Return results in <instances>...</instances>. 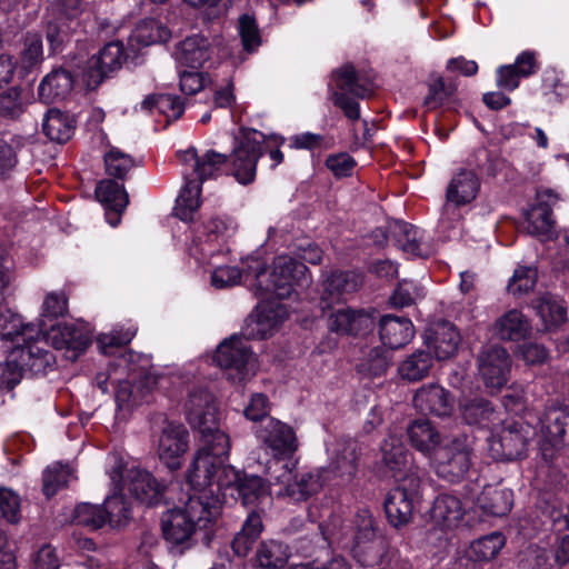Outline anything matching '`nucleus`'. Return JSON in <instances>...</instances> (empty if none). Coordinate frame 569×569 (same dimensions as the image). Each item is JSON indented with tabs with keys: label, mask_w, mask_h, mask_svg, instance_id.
<instances>
[{
	"label": "nucleus",
	"mask_w": 569,
	"mask_h": 569,
	"mask_svg": "<svg viewBox=\"0 0 569 569\" xmlns=\"http://www.w3.org/2000/svg\"><path fill=\"white\" fill-rule=\"evenodd\" d=\"M221 511L220 499L203 491L190 495L182 507H176L161 518L162 536L170 549L179 555L193 545V535L198 528L206 527Z\"/></svg>",
	"instance_id": "f257e3e1"
},
{
	"label": "nucleus",
	"mask_w": 569,
	"mask_h": 569,
	"mask_svg": "<svg viewBox=\"0 0 569 569\" xmlns=\"http://www.w3.org/2000/svg\"><path fill=\"white\" fill-rule=\"evenodd\" d=\"M246 273L254 276L256 292L263 298L270 295L286 299L297 287H307L311 282L306 264L288 256L276 258L270 272L261 260L251 259Z\"/></svg>",
	"instance_id": "f03ea898"
},
{
	"label": "nucleus",
	"mask_w": 569,
	"mask_h": 569,
	"mask_svg": "<svg viewBox=\"0 0 569 569\" xmlns=\"http://www.w3.org/2000/svg\"><path fill=\"white\" fill-rule=\"evenodd\" d=\"M472 445V439L460 435L439 447L432 457L438 477L452 483L462 481L473 463Z\"/></svg>",
	"instance_id": "7ed1b4c3"
},
{
	"label": "nucleus",
	"mask_w": 569,
	"mask_h": 569,
	"mask_svg": "<svg viewBox=\"0 0 569 569\" xmlns=\"http://www.w3.org/2000/svg\"><path fill=\"white\" fill-rule=\"evenodd\" d=\"M46 330L44 323L37 326L34 332H29L12 349V362L18 366L22 375H44L56 365V357L43 336Z\"/></svg>",
	"instance_id": "20e7f679"
},
{
	"label": "nucleus",
	"mask_w": 569,
	"mask_h": 569,
	"mask_svg": "<svg viewBox=\"0 0 569 569\" xmlns=\"http://www.w3.org/2000/svg\"><path fill=\"white\" fill-rule=\"evenodd\" d=\"M535 431L522 420H505L489 439L491 457L510 461L523 457Z\"/></svg>",
	"instance_id": "39448f33"
},
{
	"label": "nucleus",
	"mask_w": 569,
	"mask_h": 569,
	"mask_svg": "<svg viewBox=\"0 0 569 569\" xmlns=\"http://www.w3.org/2000/svg\"><path fill=\"white\" fill-rule=\"evenodd\" d=\"M333 80L338 89L331 96L335 106L339 107L348 119L358 120L360 117L359 103L348 94L360 99L370 97L372 94L371 82L363 79L350 63L337 69L333 72Z\"/></svg>",
	"instance_id": "423d86ee"
},
{
	"label": "nucleus",
	"mask_w": 569,
	"mask_h": 569,
	"mask_svg": "<svg viewBox=\"0 0 569 569\" xmlns=\"http://www.w3.org/2000/svg\"><path fill=\"white\" fill-rule=\"evenodd\" d=\"M539 450L549 462L565 446H569V411L563 408H549L540 419Z\"/></svg>",
	"instance_id": "0eeeda50"
},
{
	"label": "nucleus",
	"mask_w": 569,
	"mask_h": 569,
	"mask_svg": "<svg viewBox=\"0 0 569 569\" xmlns=\"http://www.w3.org/2000/svg\"><path fill=\"white\" fill-rule=\"evenodd\" d=\"M419 483L418 477L407 476L400 485L389 491L383 506L392 527L399 529L412 520Z\"/></svg>",
	"instance_id": "6e6552de"
},
{
	"label": "nucleus",
	"mask_w": 569,
	"mask_h": 569,
	"mask_svg": "<svg viewBox=\"0 0 569 569\" xmlns=\"http://www.w3.org/2000/svg\"><path fill=\"white\" fill-rule=\"evenodd\" d=\"M257 131H243L232 151V170L234 178L248 184L256 177L258 159L264 154V148Z\"/></svg>",
	"instance_id": "1a4fd4ad"
},
{
	"label": "nucleus",
	"mask_w": 569,
	"mask_h": 569,
	"mask_svg": "<svg viewBox=\"0 0 569 569\" xmlns=\"http://www.w3.org/2000/svg\"><path fill=\"white\" fill-rule=\"evenodd\" d=\"M214 361L220 368L234 371L229 379L240 382L244 380L248 367L253 366V356L248 341L233 336L218 346Z\"/></svg>",
	"instance_id": "9d476101"
},
{
	"label": "nucleus",
	"mask_w": 569,
	"mask_h": 569,
	"mask_svg": "<svg viewBox=\"0 0 569 569\" xmlns=\"http://www.w3.org/2000/svg\"><path fill=\"white\" fill-rule=\"evenodd\" d=\"M361 447L355 439H339L330 449V461L322 473L342 483L350 482L358 471Z\"/></svg>",
	"instance_id": "9b49d317"
},
{
	"label": "nucleus",
	"mask_w": 569,
	"mask_h": 569,
	"mask_svg": "<svg viewBox=\"0 0 569 569\" xmlns=\"http://www.w3.org/2000/svg\"><path fill=\"white\" fill-rule=\"evenodd\" d=\"M478 372L488 388L499 389L508 381L511 358L508 351L498 346L483 347L478 356Z\"/></svg>",
	"instance_id": "f8f14e48"
},
{
	"label": "nucleus",
	"mask_w": 569,
	"mask_h": 569,
	"mask_svg": "<svg viewBox=\"0 0 569 569\" xmlns=\"http://www.w3.org/2000/svg\"><path fill=\"white\" fill-rule=\"evenodd\" d=\"M126 59L127 54L120 41L107 43L87 61L84 72L87 86L91 89L97 88L106 78L118 71Z\"/></svg>",
	"instance_id": "ddd939ff"
},
{
	"label": "nucleus",
	"mask_w": 569,
	"mask_h": 569,
	"mask_svg": "<svg viewBox=\"0 0 569 569\" xmlns=\"http://www.w3.org/2000/svg\"><path fill=\"white\" fill-rule=\"evenodd\" d=\"M362 284L360 274L352 271H330L321 282L319 306L325 311L341 302L347 295L357 291Z\"/></svg>",
	"instance_id": "4468645a"
},
{
	"label": "nucleus",
	"mask_w": 569,
	"mask_h": 569,
	"mask_svg": "<svg viewBox=\"0 0 569 569\" xmlns=\"http://www.w3.org/2000/svg\"><path fill=\"white\" fill-rule=\"evenodd\" d=\"M189 447V432L181 423L169 422L162 429L158 443L160 460L171 470L181 467V457Z\"/></svg>",
	"instance_id": "2eb2a0df"
},
{
	"label": "nucleus",
	"mask_w": 569,
	"mask_h": 569,
	"mask_svg": "<svg viewBox=\"0 0 569 569\" xmlns=\"http://www.w3.org/2000/svg\"><path fill=\"white\" fill-rule=\"evenodd\" d=\"M258 437L274 456L291 457L298 449L293 428L274 418L268 419L261 426Z\"/></svg>",
	"instance_id": "dca6fc26"
},
{
	"label": "nucleus",
	"mask_w": 569,
	"mask_h": 569,
	"mask_svg": "<svg viewBox=\"0 0 569 569\" xmlns=\"http://www.w3.org/2000/svg\"><path fill=\"white\" fill-rule=\"evenodd\" d=\"M413 407L422 415L447 417L453 410L451 393L438 383L420 387L412 399Z\"/></svg>",
	"instance_id": "f3484780"
},
{
	"label": "nucleus",
	"mask_w": 569,
	"mask_h": 569,
	"mask_svg": "<svg viewBox=\"0 0 569 569\" xmlns=\"http://www.w3.org/2000/svg\"><path fill=\"white\" fill-rule=\"evenodd\" d=\"M129 492L141 503L158 505L164 495L166 486L159 482L152 473L140 468H131L126 476Z\"/></svg>",
	"instance_id": "a211bd4d"
},
{
	"label": "nucleus",
	"mask_w": 569,
	"mask_h": 569,
	"mask_svg": "<svg viewBox=\"0 0 569 569\" xmlns=\"http://www.w3.org/2000/svg\"><path fill=\"white\" fill-rule=\"evenodd\" d=\"M213 396L203 387H193L186 401V416L194 429L218 422Z\"/></svg>",
	"instance_id": "6ab92c4d"
},
{
	"label": "nucleus",
	"mask_w": 569,
	"mask_h": 569,
	"mask_svg": "<svg viewBox=\"0 0 569 569\" xmlns=\"http://www.w3.org/2000/svg\"><path fill=\"white\" fill-rule=\"evenodd\" d=\"M49 338L56 349L66 350V357L71 361L77 360L91 342L88 333L72 323L52 326Z\"/></svg>",
	"instance_id": "aec40b11"
},
{
	"label": "nucleus",
	"mask_w": 569,
	"mask_h": 569,
	"mask_svg": "<svg viewBox=\"0 0 569 569\" xmlns=\"http://www.w3.org/2000/svg\"><path fill=\"white\" fill-rule=\"evenodd\" d=\"M288 317L283 305L263 303L257 313L247 320V335L253 339H264L272 333Z\"/></svg>",
	"instance_id": "412c9836"
},
{
	"label": "nucleus",
	"mask_w": 569,
	"mask_h": 569,
	"mask_svg": "<svg viewBox=\"0 0 569 569\" xmlns=\"http://www.w3.org/2000/svg\"><path fill=\"white\" fill-rule=\"evenodd\" d=\"M375 319L372 313L350 308L339 309L329 317L328 328L341 335L359 336L372 330Z\"/></svg>",
	"instance_id": "4be33fe9"
},
{
	"label": "nucleus",
	"mask_w": 569,
	"mask_h": 569,
	"mask_svg": "<svg viewBox=\"0 0 569 569\" xmlns=\"http://www.w3.org/2000/svg\"><path fill=\"white\" fill-rule=\"evenodd\" d=\"M558 196L552 190L546 189L537 194V203L527 213V230L535 236L548 237L555 221L551 218L552 207L557 203Z\"/></svg>",
	"instance_id": "5701e85b"
},
{
	"label": "nucleus",
	"mask_w": 569,
	"mask_h": 569,
	"mask_svg": "<svg viewBox=\"0 0 569 569\" xmlns=\"http://www.w3.org/2000/svg\"><path fill=\"white\" fill-rule=\"evenodd\" d=\"M219 467L220 460H216L214 457L199 452L196 453L187 473L188 482L196 490L193 495H201L203 491H207L219 499L212 488L214 486V475Z\"/></svg>",
	"instance_id": "b1692460"
},
{
	"label": "nucleus",
	"mask_w": 569,
	"mask_h": 569,
	"mask_svg": "<svg viewBox=\"0 0 569 569\" xmlns=\"http://www.w3.org/2000/svg\"><path fill=\"white\" fill-rule=\"evenodd\" d=\"M179 157L184 166H189L193 173L197 176V182L202 183L209 178L214 177L223 164L228 161L227 154L208 150L201 157L198 156L194 148H189L181 153Z\"/></svg>",
	"instance_id": "393cba45"
},
{
	"label": "nucleus",
	"mask_w": 569,
	"mask_h": 569,
	"mask_svg": "<svg viewBox=\"0 0 569 569\" xmlns=\"http://www.w3.org/2000/svg\"><path fill=\"white\" fill-rule=\"evenodd\" d=\"M379 336L383 346L399 349L413 337V326L408 318L385 315L379 320Z\"/></svg>",
	"instance_id": "a878e982"
},
{
	"label": "nucleus",
	"mask_w": 569,
	"mask_h": 569,
	"mask_svg": "<svg viewBox=\"0 0 569 569\" xmlns=\"http://www.w3.org/2000/svg\"><path fill=\"white\" fill-rule=\"evenodd\" d=\"M74 78L71 71L58 68L48 73L39 84L38 94L44 103L64 99L72 90Z\"/></svg>",
	"instance_id": "bb28decb"
},
{
	"label": "nucleus",
	"mask_w": 569,
	"mask_h": 569,
	"mask_svg": "<svg viewBox=\"0 0 569 569\" xmlns=\"http://www.w3.org/2000/svg\"><path fill=\"white\" fill-rule=\"evenodd\" d=\"M388 234L403 252L426 258L429 249L421 242L418 228L403 221H393L388 227Z\"/></svg>",
	"instance_id": "cd10ccee"
},
{
	"label": "nucleus",
	"mask_w": 569,
	"mask_h": 569,
	"mask_svg": "<svg viewBox=\"0 0 569 569\" xmlns=\"http://www.w3.org/2000/svg\"><path fill=\"white\" fill-rule=\"evenodd\" d=\"M428 346L433 349L437 359L446 360L452 357L461 341L457 328L447 321L439 322L430 330Z\"/></svg>",
	"instance_id": "c85d7f7f"
},
{
	"label": "nucleus",
	"mask_w": 569,
	"mask_h": 569,
	"mask_svg": "<svg viewBox=\"0 0 569 569\" xmlns=\"http://www.w3.org/2000/svg\"><path fill=\"white\" fill-rule=\"evenodd\" d=\"M475 505L485 516L503 517L511 510L512 492L506 488L486 486Z\"/></svg>",
	"instance_id": "c756f323"
},
{
	"label": "nucleus",
	"mask_w": 569,
	"mask_h": 569,
	"mask_svg": "<svg viewBox=\"0 0 569 569\" xmlns=\"http://www.w3.org/2000/svg\"><path fill=\"white\" fill-rule=\"evenodd\" d=\"M411 446L421 453L433 457L440 446V433L427 419L413 420L407 427Z\"/></svg>",
	"instance_id": "7c9ffc66"
},
{
	"label": "nucleus",
	"mask_w": 569,
	"mask_h": 569,
	"mask_svg": "<svg viewBox=\"0 0 569 569\" xmlns=\"http://www.w3.org/2000/svg\"><path fill=\"white\" fill-rule=\"evenodd\" d=\"M480 188L477 174L467 169L459 170L451 179L446 198L448 202L462 206L472 201Z\"/></svg>",
	"instance_id": "2f4dec72"
},
{
	"label": "nucleus",
	"mask_w": 569,
	"mask_h": 569,
	"mask_svg": "<svg viewBox=\"0 0 569 569\" xmlns=\"http://www.w3.org/2000/svg\"><path fill=\"white\" fill-rule=\"evenodd\" d=\"M210 58V42L200 34L182 40L176 50V59L181 64L198 69Z\"/></svg>",
	"instance_id": "473e14b6"
},
{
	"label": "nucleus",
	"mask_w": 569,
	"mask_h": 569,
	"mask_svg": "<svg viewBox=\"0 0 569 569\" xmlns=\"http://www.w3.org/2000/svg\"><path fill=\"white\" fill-rule=\"evenodd\" d=\"M465 515L463 502L452 495H440L431 509L432 519L442 528H453Z\"/></svg>",
	"instance_id": "72a5a7b5"
},
{
	"label": "nucleus",
	"mask_w": 569,
	"mask_h": 569,
	"mask_svg": "<svg viewBox=\"0 0 569 569\" xmlns=\"http://www.w3.org/2000/svg\"><path fill=\"white\" fill-rule=\"evenodd\" d=\"M200 432L201 446L197 452L214 457L216 460H223L228 457L230 450V439L228 435L221 431L217 423L206 425L198 428Z\"/></svg>",
	"instance_id": "f704fd0d"
},
{
	"label": "nucleus",
	"mask_w": 569,
	"mask_h": 569,
	"mask_svg": "<svg viewBox=\"0 0 569 569\" xmlns=\"http://www.w3.org/2000/svg\"><path fill=\"white\" fill-rule=\"evenodd\" d=\"M529 321L517 309L502 315L495 322V335L502 340L517 341L523 339L530 332Z\"/></svg>",
	"instance_id": "c9c22d12"
},
{
	"label": "nucleus",
	"mask_w": 569,
	"mask_h": 569,
	"mask_svg": "<svg viewBox=\"0 0 569 569\" xmlns=\"http://www.w3.org/2000/svg\"><path fill=\"white\" fill-rule=\"evenodd\" d=\"M327 480H329V477L320 471L295 472V479L287 487L283 496L290 497L296 501L307 500L310 496L317 493Z\"/></svg>",
	"instance_id": "e433bc0d"
},
{
	"label": "nucleus",
	"mask_w": 569,
	"mask_h": 569,
	"mask_svg": "<svg viewBox=\"0 0 569 569\" xmlns=\"http://www.w3.org/2000/svg\"><path fill=\"white\" fill-rule=\"evenodd\" d=\"M73 119L58 109H49L43 118L42 131L52 141L63 143L73 134Z\"/></svg>",
	"instance_id": "4c0bfd02"
},
{
	"label": "nucleus",
	"mask_w": 569,
	"mask_h": 569,
	"mask_svg": "<svg viewBox=\"0 0 569 569\" xmlns=\"http://www.w3.org/2000/svg\"><path fill=\"white\" fill-rule=\"evenodd\" d=\"M262 529L263 525L261 515L256 510L251 511L248 515L241 531L238 532L232 540V549L234 553L239 557H246L259 539Z\"/></svg>",
	"instance_id": "58836bf2"
},
{
	"label": "nucleus",
	"mask_w": 569,
	"mask_h": 569,
	"mask_svg": "<svg viewBox=\"0 0 569 569\" xmlns=\"http://www.w3.org/2000/svg\"><path fill=\"white\" fill-rule=\"evenodd\" d=\"M462 420L470 426L486 427L496 418L491 402L483 398L465 399L459 406Z\"/></svg>",
	"instance_id": "ea45409f"
},
{
	"label": "nucleus",
	"mask_w": 569,
	"mask_h": 569,
	"mask_svg": "<svg viewBox=\"0 0 569 569\" xmlns=\"http://www.w3.org/2000/svg\"><path fill=\"white\" fill-rule=\"evenodd\" d=\"M433 365L429 351L418 350L407 357L398 367V372L403 380L416 382L429 375Z\"/></svg>",
	"instance_id": "a19ab883"
},
{
	"label": "nucleus",
	"mask_w": 569,
	"mask_h": 569,
	"mask_svg": "<svg viewBox=\"0 0 569 569\" xmlns=\"http://www.w3.org/2000/svg\"><path fill=\"white\" fill-rule=\"evenodd\" d=\"M96 196L107 209L120 214L128 204V194L123 186L114 180L106 179L100 181L96 188Z\"/></svg>",
	"instance_id": "79ce46f5"
},
{
	"label": "nucleus",
	"mask_w": 569,
	"mask_h": 569,
	"mask_svg": "<svg viewBox=\"0 0 569 569\" xmlns=\"http://www.w3.org/2000/svg\"><path fill=\"white\" fill-rule=\"evenodd\" d=\"M382 460L385 465L393 472L407 470L409 465V451L396 436H389L381 445Z\"/></svg>",
	"instance_id": "37998d69"
},
{
	"label": "nucleus",
	"mask_w": 569,
	"mask_h": 569,
	"mask_svg": "<svg viewBox=\"0 0 569 569\" xmlns=\"http://www.w3.org/2000/svg\"><path fill=\"white\" fill-rule=\"evenodd\" d=\"M201 184L196 180L187 179V182L176 201V216L183 220L189 221L193 218L194 212L199 209L201 200Z\"/></svg>",
	"instance_id": "c03bdc74"
},
{
	"label": "nucleus",
	"mask_w": 569,
	"mask_h": 569,
	"mask_svg": "<svg viewBox=\"0 0 569 569\" xmlns=\"http://www.w3.org/2000/svg\"><path fill=\"white\" fill-rule=\"evenodd\" d=\"M171 37L170 30L160 21L148 19L141 21L132 32L131 40L141 46L167 42Z\"/></svg>",
	"instance_id": "a18cd8bd"
},
{
	"label": "nucleus",
	"mask_w": 569,
	"mask_h": 569,
	"mask_svg": "<svg viewBox=\"0 0 569 569\" xmlns=\"http://www.w3.org/2000/svg\"><path fill=\"white\" fill-rule=\"evenodd\" d=\"M503 545L505 537L500 532H491L470 545L468 557L473 561H489L498 555Z\"/></svg>",
	"instance_id": "49530a36"
},
{
	"label": "nucleus",
	"mask_w": 569,
	"mask_h": 569,
	"mask_svg": "<svg viewBox=\"0 0 569 569\" xmlns=\"http://www.w3.org/2000/svg\"><path fill=\"white\" fill-rule=\"evenodd\" d=\"M289 558L288 547L278 541L261 542L256 559L260 567L267 569L282 568Z\"/></svg>",
	"instance_id": "de8ad7c7"
},
{
	"label": "nucleus",
	"mask_w": 569,
	"mask_h": 569,
	"mask_svg": "<svg viewBox=\"0 0 569 569\" xmlns=\"http://www.w3.org/2000/svg\"><path fill=\"white\" fill-rule=\"evenodd\" d=\"M535 308L547 326H559L566 321L567 308L563 301L550 293L538 298Z\"/></svg>",
	"instance_id": "09e8293b"
},
{
	"label": "nucleus",
	"mask_w": 569,
	"mask_h": 569,
	"mask_svg": "<svg viewBox=\"0 0 569 569\" xmlns=\"http://www.w3.org/2000/svg\"><path fill=\"white\" fill-rule=\"evenodd\" d=\"M32 323L24 325L19 315L9 309L0 310V336L2 339L19 342L29 332H34Z\"/></svg>",
	"instance_id": "8fccbe9b"
},
{
	"label": "nucleus",
	"mask_w": 569,
	"mask_h": 569,
	"mask_svg": "<svg viewBox=\"0 0 569 569\" xmlns=\"http://www.w3.org/2000/svg\"><path fill=\"white\" fill-rule=\"evenodd\" d=\"M243 505H253L269 495V488L259 476L243 475L236 489Z\"/></svg>",
	"instance_id": "3c124183"
},
{
	"label": "nucleus",
	"mask_w": 569,
	"mask_h": 569,
	"mask_svg": "<svg viewBox=\"0 0 569 569\" xmlns=\"http://www.w3.org/2000/svg\"><path fill=\"white\" fill-rule=\"evenodd\" d=\"M43 61L42 37L38 32H27L20 52V62L24 70L30 71Z\"/></svg>",
	"instance_id": "603ef678"
},
{
	"label": "nucleus",
	"mask_w": 569,
	"mask_h": 569,
	"mask_svg": "<svg viewBox=\"0 0 569 569\" xmlns=\"http://www.w3.org/2000/svg\"><path fill=\"white\" fill-rule=\"evenodd\" d=\"M355 533H353V545L355 548H360L371 541L377 537V525L373 516L369 510H360L356 515L355 519Z\"/></svg>",
	"instance_id": "864d4df0"
},
{
	"label": "nucleus",
	"mask_w": 569,
	"mask_h": 569,
	"mask_svg": "<svg viewBox=\"0 0 569 569\" xmlns=\"http://www.w3.org/2000/svg\"><path fill=\"white\" fill-rule=\"evenodd\" d=\"M102 507L107 522L112 527L122 526L130 518V507L122 495L114 493L108 497Z\"/></svg>",
	"instance_id": "5fc2aeb1"
},
{
	"label": "nucleus",
	"mask_w": 569,
	"mask_h": 569,
	"mask_svg": "<svg viewBox=\"0 0 569 569\" xmlns=\"http://www.w3.org/2000/svg\"><path fill=\"white\" fill-rule=\"evenodd\" d=\"M69 479V471L61 463L49 466L42 476V492L47 498L54 496L59 489L63 488Z\"/></svg>",
	"instance_id": "6e6d98bb"
},
{
	"label": "nucleus",
	"mask_w": 569,
	"mask_h": 569,
	"mask_svg": "<svg viewBox=\"0 0 569 569\" xmlns=\"http://www.w3.org/2000/svg\"><path fill=\"white\" fill-rule=\"evenodd\" d=\"M74 521L91 529H99L108 523L103 507L91 503H80L76 507Z\"/></svg>",
	"instance_id": "4d7b16f0"
},
{
	"label": "nucleus",
	"mask_w": 569,
	"mask_h": 569,
	"mask_svg": "<svg viewBox=\"0 0 569 569\" xmlns=\"http://www.w3.org/2000/svg\"><path fill=\"white\" fill-rule=\"evenodd\" d=\"M106 171L117 179H124L134 167V160L119 149L112 148L104 154Z\"/></svg>",
	"instance_id": "13d9d810"
},
{
	"label": "nucleus",
	"mask_w": 569,
	"mask_h": 569,
	"mask_svg": "<svg viewBox=\"0 0 569 569\" xmlns=\"http://www.w3.org/2000/svg\"><path fill=\"white\" fill-rule=\"evenodd\" d=\"M134 336L136 329L133 328L113 330L109 333L99 335L97 343L104 355H112L114 349L130 343Z\"/></svg>",
	"instance_id": "bf43d9fd"
},
{
	"label": "nucleus",
	"mask_w": 569,
	"mask_h": 569,
	"mask_svg": "<svg viewBox=\"0 0 569 569\" xmlns=\"http://www.w3.org/2000/svg\"><path fill=\"white\" fill-rule=\"evenodd\" d=\"M469 164L477 167L490 177H496L503 166V160L492 151L480 147L472 153Z\"/></svg>",
	"instance_id": "052dcab7"
},
{
	"label": "nucleus",
	"mask_w": 569,
	"mask_h": 569,
	"mask_svg": "<svg viewBox=\"0 0 569 569\" xmlns=\"http://www.w3.org/2000/svg\"><path fill=\"white\" fill-rule=\"evenodd\" d=\"M22 90L12 87L0 94V116L16 119L24 111V103L21 98Z\"/></svg>",
	"instance_id": "680f3d73"
},
{
	"label": "nucleus",
	"mask_w": 569,
	"mask_h": 569,
	"mask_svg": "<svg viewBox=\"0 0 569 569\" xmlns=\"http://www.w3.org/2000/svg\"><path fill=\"white\" fill-rule=\"evenodd\" d=\"M537 282V271L528 267H519L508 284V290L513 296L528 293Z\"/></svg>",
	"instance_id": "e2e57ef3"
},
{
	"label": "nucleus",
	"mask_w": 569,
	"mask_h": 569,
	"mask_svg": "<svg viewBox=\"0 0 569 569\" xmlns=\"http://www.w3.org/2000/svg\"><path fill=\"white\" fill-rule=\"evenodd\" d=\"M456 91L453 83H446L442 77H437L429 86L428 96L425 98L423 104L428 109H436L440 107L443 101L451 97Z\"/></svg>",
	"instance_id": "0e129e2a"
},
{
	"label": "nucleus",
	"mask_w": 569,
	"mask_h": 569,
	"mask_svg": "<svg viewBox=\"0 0 569 569\" xmlns=\"http://www.w3.org/2000/svg\"><path fill=\"white\" fill-rule=\"evenodd\" d=\"M239 33L246 51L251 52L261 44L259 29L253 17L243 14L239 19Z\"/></svg>",
	"instance_id": "69168bd1"
},
{
	"label": "nucleus",
	"mask_w": 569,
	"mask_h": 569,
	"mask_svg": "<svg viewBox=\"0 0 569 569\" xmlns=\"http://www.w3.org/2000/svg\"><path fill=\"white\" fill-rule=\"evenodd\" d=\"M21 147V138L0 139V176H4L16 167L18 161L17 152Z\"/></svg>",
	"instance_id": "338daca9"
},
{
	"label": "nucleus",
	"mask_w": 569,
	"mask_h": 569,
	"mask_svg": "<svg viewBox=\"0 0 569 569\" xmlns=\"http://www.w3.org/2000/svg\"><path fill=\"white\" fill-rule=\"evenodd\" d=\"M519 357L528 366L543 365L549 359V351L542 345L533 341H526L518 347Z\"/></svg>",
	"instance_id": "774afa93"
}]
</instances>
